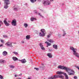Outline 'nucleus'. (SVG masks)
<instances>
[{"mask_svg": "<svg viewBox=\"0 0 79 79\" xmlns=\"http://www.w3.org/2000/svg\"><path fill=\"white\" fill-rule=\"evenodd\" d=\"M57 68H58V69L65 70L67 73H68V74L70 75H73V74H74V73H75L73 70H72L66 66L59 65L58 66Z\"/></svg>", "mask_w": 79, "mask_h": 79, "instance_id": "nucleus-1", "label": "nucleus"}, {"mask_svg": "<svg viewBox=\"0 0 79 79\" xmlns=\"http://www.w3.org/2000/svg\"><path fill=\"white\" fill-rule=\"evenodd\" d=\"M56 78H61V79H64V76L61 75H54L53 77H49L48 79H55Z\"/></svg>", "mask_w": 79, "mask_h": 79, "instance_id": "nucleus-2", "label": "nucleus"}, {"mask_svg": "<svg viewBox=\"0 0 79 79\" xmlns=\"http://www.w3.org/2000/svg\"><path fill=\"white\" fill-rule=\"evenodd\" d=\"M41 32H40L39 35L40 37H44L45 35V29H42L41 30Z\"/></svg>", "mask_w": 79, "mask_h": 79, "instance_id": "nucleus-3", "label": "nucleus"}, {"mask_svg": "<svg viewBox=\"0 0 79 79\" xmlns=\"http://www.w3.org/2000/svg\"><path fill=\"white\" fill-rule=\"evenodd\" d=\"M43 3L44 5H49L51 4V2H50V1L48 0H45L43 1Z\"/></svg>", "mask_w": 79, "mask_h": 79, "instance_id": "nucleus-4", "label": "nucleus"}, {"mask_svg": "<svg viewBox=\"0 0 79 79\" xmlns=\"http://www.w3.org/2000/svg\"><path fill=\"white\" fill-rule=\"evenodd\" d=\"M12 44L13 43L11 42H7L5 44V45L7 47H13V45H12Z\"/></svg>", "mask_w": 79, "mask_h": 79, "instance_id": "nucleus-5", "label": "nucleus"}, {"mask_svg": "<svg viewBox=\"0 0 79 79\" xmlns=\"http://www.w3.org/2000/svg\"><path fill=\"white\" fill-rule=\"evenodd\" d=\"M7 21V19L6 18L3 21V23L6 26H9L10 25V24L9 23H8Z\"/></svg>", "mask_w": 79, "mask_h": 79, "instance_id": "nucleus-6", "label": "nucleus"}, {"mask_svg": "<svg viewBox=\"0 0 79 79\" xmlns=\"http://www.w3.org/2000/svg\"><path fill=\"white\" fill-rule=\"evenodd\" d=\"M11 24L13 26H16L17 25L16 24V20L15 19L12 20L11 22Z\"/></svg>", "mask_w": 79, "mask_h": 79, "instance_id": "nucleus-7", "label": "nucleus"}, {"mask_svg": "<svg viewBox=\"0 0 79 79\" xmlns=\"http://www.w3.org/2000/svg\"><path fill=\"white\" fill-rule=\"evenodd\" d=\"M4 0V3L6 4V5H9L10 4V1L9 0Z\"/></svg>", "mask_w": 79, "mask_h": 79, "instance_id": "nucleus-8", "label": "nucleus"}, {"mask_svg": "<svg viewBox=\"0 0 79 79\" xmlns=\"http://www.w3.org/2000/svg\"><path fill=\"white\" fill-rule=\"evenodd\" d=\"M56 74L61 75V74H64V73L61 71H57L56 72Z\"/></svg>", "mask_w": 79, "mask_h": 79, "instance_id": "nucleus-9", "label": "nucleus"}, {"mask_svg": "<svg viewBox=\"0 0 79 79\" xmlns=\"http://www.w3.org/2000/svg\"><path fill=\"white\" fill-rule=\"evenodd\" d=\"M53 47L55 50L58 49V45L56 44H54L53 45Z\"/></svg>", "mask_w": 79, "mask_h": 79, "instance_id": "nucleus-10", "label": "nucleus"}, {"mask_svg": "<svg viewBox=\"0 0 79 79\" xmlns=\"http://www.w3.org/2000/svg\"><path fill=\"white\" fill-rule=\"evenodd\" d=\"M40 47L42 50H45V48H44V47L42 44L41 43H40Z\"/></svg>", "mask_w": 79, "mask_h": 79, "instance_id": "nucleus-11", "label": "nucleus"}, {"mask_svg": "<svg viewBox=\"0 0 79 79\" xmlns=\"http://www.w3.org/2000/svg\"><path fill=\"white\" fill-rule=\"evenodd\" d=\"M19 61H21L22 63H25L26 62V59H25L22 60H19Z\"/></svg>", "mask_w": 79, "mask_h": 79, "instance_id": "nucleus-12", "label": "nucleus"}, {"mask_svg": "<svg viewBox=\"0 0 79 79\" xmlns=\"http://www.w3.org/2000/svg\"><path fill=\"white\" fill-rule=\"evenodd\" d=\"M47 56L49 57V58H52L53 56L51 53H48L47 54Z\"/></svg>", "mask_w": 79, "mask_h": 79, "instance_id": "nucleus-13", "label": "nucleus"}, {"mask_svg": "<svg viewBox=\"0 0 79 79\" xmlns=\"http://www.w3.org/2000/svg\"><path fill=\"white\" fill-rule=\"evenodd\" d=\"M0 63L2 64H3V63H6V61L5 60L1 59L0 60Z\"/></svg>", "mask_w": 79, "mask_h": 79, "instance_id": "nucleus-14", "label": "nucleus"}, {"mask_svg": "<svg viewBox=\"0 0 79 79\" xmlns=\"http://www.w3.org/2000/svg\"><path fill=\"white\" fill-rule=\"evenodd\" d=\"M8 54L7 52L6 51H4L2 53V55H3V56H6Z\"/></svg>", "mask_w": 79, "mask_h": 79, "instance_id": "nucleus-15", "label": "nucleus"}, {"mask_svg": "<svg viewBox=\"0 0 79 79\" xmlns=\"http://www.w3.org/2000/svg\"><path fill=\"white\" fill-rule=\"evenodd\" d=\"M64 75L66 79H69V77H68V75H67V74H66V73H64Z\"/></svg>", "mask_w": 79, "mask_h": 79, "instance_id": "nucleus-16", "label": "nucleus"}, {"mask_svg": "<svg viewBox=\"0 0 79 79\" xmlns=\"http://www.w3.org/2000/svg\"><path fill=\"white\" fill-rule=\"evenodd\" d=\"M12 59L14 60V61H18V59L16 57H12Z\"/></svg>", "mask_w": 79, "mask_h": 79, "instance_id": "nucleus-17", "label": "nucleus"}, {"mask_svg": "<svg viewBox=\"0 0 79 79\" xmlns=\"http://www.w3.org/2000/svg\"><path fill=\"white\" fill-rule=\"evenodd\" d=\"M48 41L50 43H53L54 42V41L52 39L49 40H48Z\"/></svg>", "mask_w": 79, "mask_h": 79, "instance_id": "nucleus-18", "label": "nucleus"}, {"mask_svg": "<svg viewBox=\"0 0 79 79\" xmlns=\"http://www.w3.org/2000/svg\"><path fill=\"white\" fill-rule=\"evenodd\" d=\"M45 44H47V45H48V46H50L51 45V43H48L47 41L45 42Z\"/></svg>", "mask_w": 79, "mask_h": 79, "instance_id": "nucleus-19", "label": "nucleus"}, {"mask_svg": "<svg viewBox=\"0 0 79 79\" xmlns=\"http://www.w3.org/2000/svg\"><path fill=\"white\" fill-rule=\"evenodd\" d=\"M31 38V37L29 35H27L26 36V39L28 40Z\"/></svg>", "mask_w": 79, "mask_h": 79, "instance_id": "nucleus-20", "label": "nucleus"}, {"mask_svg": "<svg viewBox=\"0 0 79 79\" xmlns=\"http://www.w3.org/2000/svg\"><path fill=\"white\" fill-rule=\"evenodd\" d=\"M31 21H34V20H36V18H32L31 19Z\"/></svg>", "mask_w": 79, "mask_h": 79, "instance_id": "nucleus-21", "label": "nucleus"}, {"mask_svg": "<svg viewBox=\"0 0 79 79\" xmlns=\"http://www.w3.org/2000/svg\"><path fill=\"white\" fill-rule=\"evenodd\" d=\"M13 53L15 55H18V53L16 52H13Z\"/></svg>", "mask_w": 79, "mask_h": 79, "instance_id": "nucleus-22", "label": "nucleus"}, {"mask_svg": "<svg viewBox=\"0 0 79 79\" xmlns=\"http://www.w3.org/2000/svg\"><path fill=\"white\" fill-rule=\"evenodd\" d=\"M23 26L25 27H27L28 26V25L27 23H25L24 24Z\"/></svg>", "mask_w": 79, "mask_h": 79, "instance_id": "nucleus-23", "label": "nucleus"}, {"mask_svg": "<svg viewBox=\"0 0 79 79\" xmlns=\"http://www.w3.org/2000/svg\"><path fill=\"white\" fill-rule=\"evenodd\" d=\"M8 8V6L7 5H5L4 6V8L5 9H7Z\"/></svg>", "mask_w": 79, "mask_h": 79, "instance_id": "nucleus-24", "label": "nucleus"}, {"mask_svg": "<svg viewBox=\"0 0 79 79\" xmlns=\"http://www.w3.org/2000/svg\"><path fill=\"white\" fill-rule=\"evenodd\" d=\"M30 1L31 3H34L35 2L37 1V0H30Z\"/></svg>", "mask_w": 79, "mask_h": 79, "instance_id": "nucleus-25", "label": "nucleus"}, {"mask_svg": "<svg viewBox=\"0 0 79 79\" xmlns=\"http://www.w3.org/2000/svg\"><path fill=\"white\" fill-rule=\"evenodd\" d=\"M63 34L62 35V36L63 37H64V36H65L66 35V33L64 31V32H63Z\"/></svg>", "mask_w": 79, "mask_h": 79, "instance_id": "nucleus-26", "label": "nucleus"}, {"mask_svg": "<svg viewBox=\"0 0 79 79\" xmlns=\"http://www.w3.org/2000/svg\"><path fill=\"white\" fill-rule=\"evenodd\" d=\"M9 67L10 68H15V66L13 65H10Z\"/></svg>", "mask_w": 79, "mask_h": 79, "instance_id": "nucleus-27", "label": "nucleus"}, {"mask_svg": "<svg viewBox=\"0 0 79 79\" xmlns=\"http://www.w3.org/2000/svg\"><path fill=\"white\" fill-rule=\"evenodd\" d=\"M0 79H3V77L1 75H0Z\"/></svg>", "mask_w": 79, "mask_h": 79, "instance_id": "nucleus-28", "label": "nucleus"}, {"mask_svg": "<svg viewBox=\"0 0 79 79\" xmlns=\"http://www.w3.org/2000/svg\"><path fill=\"white\" fill-rule=\"evenodd\" d=\"M34 69H36V71H39V68H35Z\"/></svg>", "mask_w": 79, "mask_h": 79, "instance_id": "nucleus-29", "label": "nucleus"}, {"mask_svg": "<svg viewBox=\"0 0 79 79\" xmlns=\"http://www.w3.org/2000/svg\"><path fill=\"white\" fill-rule=\"evenodd\" d=\"M14 10L15 11H17L18 10V8H15L14 9Z\"/></svg>", "mask_w": 79, "mask_h": 79, "instance_id": "nucleus-30", "label": "nucleus"}, {"mask_svg": "<svg viewBox=\"0 0 79 79\" xmlns=\"http://www.w3.org/2000/svg\"><path fill=\"white\" fill-rule=\"evenodd\" d=\"M3 37H6V38H7V37H8V36L5 35H3Z\"/></svg>", "mask_w": 79, "mask_h": 79, "instance_id": "nucleus-31", "label": "nucleus"}, {"mask_svg": "<svg viewBox=\"0 0 79 79\" xmlns=\"http://www.w3.org/2000/svg\"><path fill=\"white\" fill-rule=\"evenodd\" d=\"M1 42H2V43H4V41L3 40H1Z\"/></svg>", "mask_w": 79, "mask_h": 79, "instance_id": "nucleus-32", "label": "nucleus"}, {"mask_svg": "<svg viewBox=\"0 0 79 79\" xmlns=\"http://www.w3.org/2000/svg\"><path fill=\"white\" fill-rule=\"evenodd\" d=\"M50 37V35H47V37L48 38H49V37Z\"/></svg>", "mask_w": 79, "mask_h": 79, "instance_id": "nucleus-33", "label": "nucleus"}, {"mask_svg": "<svg viewBox=\"0 0 79 79\" xmlns=\"http://www.w3.org/2000/svg\"><path fill=\"white\" fill-rule=\"evenodd\" d=\"M74 78L75 79H77V76H76L74 77Z\"/></svg>", "mask_w": 79, "mask_h": 79, "instance_id": "nucleus-34", "label": "nucleus"}, {"mask_svg": "<svg viewBox=\"0 0 79 79\" xmlns=\"http://www.w3.org/2000/svg\"><path fill=\"white\" fill-rule=\"evenodd\" d=\"M3 45L2 44H0V47H3Z\"/></svg>", "mask_w": 79, "mask_h": 79, "instance_id": "nucleus-35", "label": "nucleus"}, {"mask_svg": "<svg viewBox=\"0 0 79 79\" xmlns=\"http://www.w3.org/2000/svg\"><path fill=\"white\" fill-rule=\"evenodd\" d=\"M39 15H40V16H41V17H42L43 18V16H42V15H40V13H39Z\"/></svg>", "mask_w": 79, "mask_h": 79, "instance_id": "nucleus-36", "label": "nucleus"}, {"mask_svg": "<svg viewBox=\"0 0 79 79\" xmlns=\"http://www.w3.org/2000/svg\"><path fill=\"white\" fill-rule=\"evenodd\" d=\"M22 44H24V41H22Z\"/></svg>", "mask_w": 79, "mask_h": 79, "instance_id": "nucleus-37", "label": "nucleus"}, {"mask_svg": "<svg viewBox=\"0 0 79 79\" xmlns=\"http://www.w3.org/2000/svg\"><path fill=\"white\" fill-rule=\"evenodd\" d=\"M15 77H17V76H19V75H15Z\"/></svg>", "mask_w": 79, "mask_h": 79, "instance_id": "nucleus-38", "label": "nucleus"}, {"mask_svg": "<svg viewBox=\"0 0 79 79\" xmlns=\"http://www.w3.org/2000/svg\"><path fill=\"white\" fill-rule=\"evenodd\" d=\"M0 23H1V24H2L3 23H2V22L1 20H0Z\"/></svg>", "mask_w": 79, "mask_h": 79, "instance_id": "nucleus-39", "label": "nucleus"}, {"mask_svg": "<svg viewBox=\"0 0 79 79\" xmlns=\"http://www.w3.org/2000/svg\"><path fill=\"white\" fill-rule=\"evenodd\" d=\"M77 69H78V70H79V66H77Z\"/></svg>", "mask_w": 79, "mask_h": 79, "instance_id": "nucleus-40", "label": "nucleus"}, {"mask_svg": "<svg viewBox=\"0 0 79 79\" xmlns=\"http://www.w3.org/2000/svg\"><path fill=\"white\" fill-rule=\"evenodd\" d=\"M51 2H53V0H50Z\"/></svg>", "mask_w": 79, "mask_h": 79, "instance_id": "nucleus-41", "label": "nucleus"}, {"mask_svg": "<svg viewBox=\"0 0 79 79\" xmlns=\"http://www.w3.org/2000/svg\"><path fill=\"white\" fill-rule=\"evenodd\" d=\"M22 75V74L21 73H20V74L19 75V76H21Z\"/></svg>", "mask_w": 79, "mask_h": 79, "instance_id": "nucleus-42", "label": "nucleus"}, {"mask_svg": "<svg viewBox=\"0 0 79 79\" xmlns=\"http://www.w3.org/2000/svg\"><path fill=\"white\" fill-rule=\"evenodd\" d=\"M18 79H21V78L19 77L18 78Z\"/></svg>", "mask_w": 79, "mask_h": 79, "instance_id": "nucleus-43", "label": "nucleus"}, {"mask_svg": "<svg viewBox=\"0 0 79 79\" xmlns=\"http://www.w3.org/2000/svg\"><path fill=\"white\" fill-rule=\"evenodd\" d=\"M7 22H8V23H10V21H7Z\"/></svg>", "mask_w": 79, "mask_h": 79, "instance_id": "nucleus-44", "label": "nucleus"}, {"mask_svg": "<svg viewBox=\"0 0 79 79\" xmlns=\"http://www.w3.org/2000/svg\"><path fill=\"white\" fill-rule=\"evenodd\" d=\"M27 79H31V78L30 77H28Z\"/></svg>", "mask_w": 79, "mask_h": 79, "instance_id": "nucleus-45", "label": "nucleus"}, {"mask_svg": "<svg viewBox=\"0 0 79 79\" xmlns=\"http://www.w3.org/2000/svg\"><path fill=\"white\" fill-rule=\"evenodd\" d=\"M1 26H2V24L1 23H0V27H1Z\"/></svg>", "mask_w": 79, "mask_h": 79, "instance_id": "nucleus-46", "label": "nucleus"}, {"mask_svg": "<svg viewBox=\"0 0 79 79\" xmlns=\"http://www.w3.org/2000/svg\"><path fill=\"white\" fill-rule=\"evenodd\" d=\"M47 47H48V45L47 46Z\"/></svg>", "mask_w": 79, "mask_h": 79, "instance_id": "nucleus-47", "label": "nucleus"}, {"mask_svg": "<svg viewBox=\"0 0 79 79\" xmlns=\"http://www.w3.org/2000/svg\"><path fill=\"white\" fill-rule=\"evenodd\" d=\"M42 64V65H44V64Z\"/></svg>", "mask_w": 79, "mask_h": 79, "instance_id": "nucleus-48", "label": "nucleus"}, {"mask_svg": "<svg viewBox=\"0 0 79 79\" xmlns=\"http://www.w3.org/2000/svg\"><path fill=\"white\" fill-rule=\"evenodd\" d=\"M41 0H38L39 1H40Z\"/></svg>", "mask_w": 79, "mask_h": 79, "instance_id": "nucleus-49", "label": "nucleus"}, {"mask_svg": "<svg viewBox=\"0 0 79 79\" xmlns=\"http://www.w3.org/2000/svg\"><path fill=\"white\" fill-rule=\"evenodd\" d=\"M35 13H37V12H35Z\"/></svg>", "mask_w": 79, "mask_h": 79, "instance_id": "nucleus-50", "label": "nucleus"}, {"mask_svg": "<svg viewBox=\"0 0 79 79\" xmlns=\"http://www.w3.org/2000/svg\"><path fill=\"white\" fill-rule=\"evenodd\" d=\"M58 36H59V35H58Z\"/></svg>", "mask_w": 79, "mask_h": 79, "instance_id": "nucleus-51", "label": "nucleus"}]
</instances>
